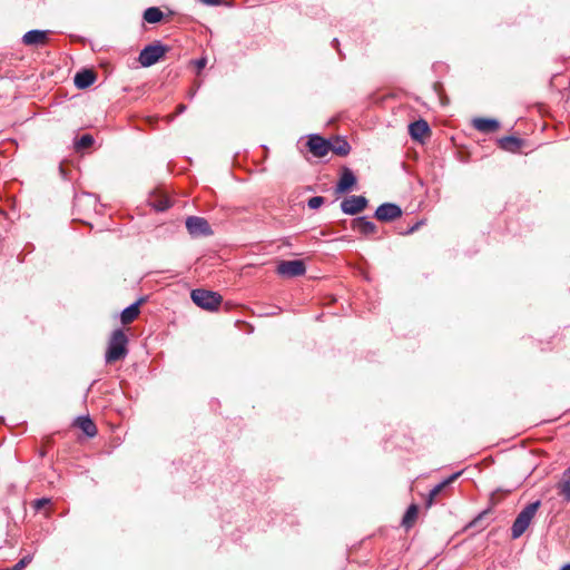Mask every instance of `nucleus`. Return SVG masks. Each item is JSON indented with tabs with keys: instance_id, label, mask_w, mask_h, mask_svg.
Instances as JSON below:
<instances>
[{
	"instance_id": "bb28decb",
	"label": "nucleus",
	"mask_w": 570,
	"mask_h": 570,
	"mask_svg": "<svg viewBox=\"0 0 570 570\" xmlns=\"http://www.w3.org/2000/svg\"><path fill=\"white\" fill-rule=\"evenodd\" d=\"M31 561L30 556L23 557L21 560H19L11 570H23V568Z\"/></svg>"
},
{
	"instance_id": "423d86ee",
	"label": "nucleus",
	"mask_w": 570,
	"mask_h": 570,
	"mask_svg": "<svg viewBox=\"0 0 570 570\" xmlns=\"http://www.w3.org/2000/svg\"><path fill=\"white\" fill-rule=\"evenodd\" d=\"M307 147L314 157L321 158L326 156L331 150V140L325 139L320 135H309L307 139Z\"/></svg>"
},
{
	"instance_id": "7c9ffc66",
	"label": "nucleus",
	"mask_w": 570,
	"mask_h": 570,
	"mask_svg": "<svg viewBox=\"0 0 570 570\" xmlns=\"http://www.w3.org/2000/svg\"><path fill=\"white\" fill-rule=\"evenodd\" d=\"M200 1L208 6H217L220 2V0H200Z\"/></svg>"
},
{
	"instance_id": "c756f323",
	"label": "nucleus",
	"mask_w": 570,
	"mask_h": 570,
	"mask_svg": "<svg viewBox=\"0 0 570 570\" xmlns=\"http://www.w3.org/2000/svg\"><path fill=\"white\" fill-rule=\"evenodd\" d=\"M205 66H206V59H205V58L198 59V60L196 61V67H197L199 70H200V69H203V68H205Z\"/></svg>"
},
{
	"instance_id": "0eeeda50",
	"label": "nucleus",
	"mask_w": 570,
	"mask_h": 570,
	"mask_svg": "<svg viewBox=\"0 0 570 570\" xmlns=\"http://www.w3.org/2000/svg\"><path fill=\"white\" fill-rule=\"evenodd\" d=\"M186 228L191 236H207L212 234L208 222L198 216H189L186 219Z\"/></svg>"
},
{
	"instance_id": "473e14b6",
	"label": "nucleus",
	"mask_w": 570,
	"mask_h": 570,
	"mask_svg": "<svg viewBox=\"0 0 570 570\" xmlns=\"http://www.w3.org/2000/svg\"><path fill=\"white\" fill-rule=\"evenodd\" d=\"M561 570H570V563L564 564V566L561 568Z\"/></svg>"
},
{
	"instance_id": "6ab92c4d",
	"label": "nucleus",
	"mask_w": 570,
	"mask_h": 570,
	"mask_svg": "<svg viewBox=\"0 0 570 570\" xmlns=\"http://www.w3.org/2000/svg\"><path fill=\"white\" fill-rule=\"evenodd\" d=\"M499 145L502 149L513 153L520 149L522 140L514 136H507L499 140Z\"/></svg>"
},
{
	"instance_id": "9b49d317",
	"label": "nucleus",
	"mask_w": 570,
	"mask_h": 570,
	"mask_svg": "<svg viewBox=\"0 0 570 570\" xmlns=\"http://www.w3.org/2000/svg\"><path fill=\"white\" fill-rule=\"evenodd\" d=\"M352 228L362 235H372L376 233V225L367 217L361 216L352 220Z\"/></svg>"
},
{
	"instance_id": "7ed1b4c3",
	"label": "nucleus",
	"mask_w": 570,
	"mask_h": 570,
	"mask_svg": "<svg viewBox=\"0 0 570 570\" xmlns=\"http://www.w3.org/2000/svg\"><path fill=\"white\" fill-rule=\"evenodd\" d=\"M190 297L197 306L206 311H216L223 301L222 295L217 292L203 288L193 289Z\"/></svg>"
},
{
	"instance_id": "aec40b11",
	"label": "nucleus",
	"mask_w": 570,
	"mask_h": 570,
	"mask_svg": "<svg viewBox=\"0 0 570 570\" xmlns=\"http://www.w3.org/2000/svg\"><path fill=\"white\" fill-rule=\"evenodd\" d=\"M351 146L347 140L337 137L334 141H331V150L337 156H346L350 154Z\"/></svg>"
},
{
	"instance_id": "f3484780",
	"label": "nucleus",
	"mask_w": 570,
	"mask_h": 570,
	"mask_svg": "<svg viewBox=\"0 0 570 570\" xmlns=\"http://www.w3.org/2000/svg\"><path fill=\"white\" fill-rule=\"evenodd\" d=\"M75 424L89 438H94L97 434V428L89 416H78Z\"/></svg>"
},
{
	"instance_id": "2eb2a0df",
	"label": "nucleus",
	"mask_w": 570,
	"mask_h": 570,
	"mask_svg": "<svg viewBox=\"0 0 570 570\" xmlns=\"http://www.w3.org/2000/svg\"><path fill=\"white\" fill-rule=\"evenodd\" d=\"M473 127L480 132L489 134L499 129L500 124L495 119L490 118H475L473 119Z\"/></svg>"
},
{
	"instance_id": "20e7f679",
	"label": "nucleus",
	"mask_w": 570,
	"mask_h": 570,
	"mask_svg": "<svg viewBox=\"0 0 570 570\" xmlns=\"http://www.w3.org/2000/svg\"><path fill=\"white\" fill-rule=\"evenodd\" d=\"M168 48L160 42L146 46L139 53L138 61L142 67H150L165 56Z\"/></svg>"
},
{
	"instance_id": "c85d7f7f",
	"label": "nucleus",
	"mask_w": 570,
	"mask_h": 570,
	"mask_svg": "<svg viewBox=\"0 0 570 570\" xmlns=\"http://www.w3.org/2000/svg\"><path fill=\"white\" fill-rule=\"evenodd\" d=\"M421 225H423V222H422V220H421V222L415 223V224H414L412 227H410V228H409L404 234H405V235L413 234L415 230H417V229H419V227H420Z\"/></svg>"
},
{
	"instance_id": "a878e982",
	"label": "nucleus",
	"mask_w": 570,
	"mask_h": 570,
	"mask_svg": "<svg viewBox=\"0 0 570 570\" xmlns=\"http://www.w3.org/2000/svg\"><path fill=\"white\" fill-rule=\"evenodd\" d=\"M153 206L158 212H164L170 207V203L167 198H163L157 200L156 203H153Z\"/></svg>"
},
{
	"instance_id": "5701e85b",
	"label": "nucleus",
	"mask_w": 570,
	"mask_h": 570,
	"mask_svg": "<svg viewBox=\"0 0 570 570\" xmlns=\"http://www.w3.org/2000/svg\"><path fill=\"white\" fill-rule=\"evenodd\" d=\"M92 144L94 137L91 135L86 134L75 141V149L79 151L90 147Z\"/></svg>"
},
{
	"instance_id": "4468645a",
	"label": "nucleus",
	"mask_w": 570,
	"mask_h": 570,
	"mask_svg": "<svg viewBox=\"0 0 570 570\" xmlns=\"http://www.w3.org/2000/svg\"><path fill=\"white\" fill-rule=\"evenodd\" d=\"M96 80V75L92 70H81L76 73L73 78L75 86L79 89H85L91 86Z\"/></svg>"
},
{
	"instance_id": "ddd939ff",
	"label": "nucleus",
	"mask_w": 570,
	"mask_h": 570,
	"mask_svg": "<svg viewBox=\"0 0 570 570\" xmlns=\"http://www.w3.org/2000/svg\"><path fill=\"white\" fill-rule=\"evenodd\" d=\"M409 132L412 139L422 141L424 136L430 132V127L425 120L420 119L410 124Z\"/></svg>"
},
{
	"instance_id": "f8f14e48",
	"label": "nucleus",
	"mask_w": 570,
	"mask_h": 570,
	"mask_svg": "<svg viewBox=\"0 0 570 570\" xmlns=\"http://www.w3.org/2000/svg\"><path fill=\"white\" fill-rule=\"evenodd\" d=\"M48 37V31L45 30H30L26 32L22 37V42L26 46H40L46 43Z\"/></svg>"
},
{
	"instance_id": "393cba45",
	"label": "nucleus",
	"mask_w": 570,
	"mask_h": 570,
	"mask_svg": "<svg viewBox=\"0 0 570 570\" xmlns=\"http://www.w3.org/2000/svg\"><path fill=\"white\" fill-rule=\"evenodd\" d=\"M324 204V197L322 196H314L311 197L307 202V205L311 209H317Z\"/></svg>"
},
{
	"instance_id": "4be33fe9",
	"label": "nucleus",
	"mask_w": 570,
	"mask_h": 570,
	"mask_svg": "<svg viewBox=\"0 0 570 570\" xmlns=\"http://www.w3.org/2000/svg\"><path fill=\"white\" fill-rule=\"evenodd\" d=\"M417 513H419V509H417V505L416 504H411L403 519H402V524L405 527V528H411L417 517Z\"/></svg>"
},
{
	"instance_id": "a211bd4d",
	"label": "nucleus",
	"mask_w": 570,
	"mask_h": 570,
	"mask_svg": "<svg viewBox=\"0 0 570 570\" xmlns=\"http://www.w3.org/2000/svg\"><path fill=\"white\" fill-rule=\"evenodd\" d=\"M141 302H142V299H139V301L130 304L128 307H126L121 312L120 321L122 324L131 323L139 315V306H140Z\"/></svg>"
},
{
	"instance_id": "f257e3e1",
	"label": "nucleus",
	"mask_w": 570,
	"mask_h": 570,
	"mask_svg": "<svg viewBox=\"0 0 570 570\" xmlns=\"http://www.w3.org/2000/svg\"><path fill=\"white\" fill-rule=\"evenodd\" d=\"M128 337L121 328L115 330L108 341L105 361L107 364L125 358L128 354Z\"/></svg>"
},
{
	"instance_id": "dca6fc26",
	"label": "nucleus",
	"mask_w": 570,
	"mask_h": 570,
	"mask_svg": "<svg viewBox=\"0 0 570 570\" xmlns=\"http://www.w3.org/2000/svg\"><path fill=\"white\" fill-rule=\"evenodd\" d=\"M461 472H455L451 474L448 479L443 480L439 484H436L429 493V498L426 500V505L431 507L433 504L434 499L441 493V491L452 482H454L459 476Z\"/></svg>"
},
{
	"instance_id": "cd10ccee",
	"label": "nucleus",
	"mask_w": 570,
	"mask_h": 570,
	"mask_svg": "<svg viewBox=\"0 0 570 570\" xmlns=\"http://www.w3.org/2000/svg\"><path fill=\"white\" fill-rule=\"evenodd\" d=\"M49 502H50V500H49V499H47V498L37 499V500L33 502V508H35L36 510H40V509H42L45 505H47Z\"/></svg>"
},
{
	"instance_id": "412c9836",
	"label": "nucleus",
	"mask_w": 570,
	"mask_h": 570,
	"mask_svg": "<svg viewBox=\"0 0 570 570\" xmlns=\"http://www.w3.org/2000/svg\"><path fill=\"white\" fill-rule=\"evenodd\" d=\"M164 18L163 11L157 7L147 8L144 11V20L148 23H158Z\"/></svg>"
},
{
	"instance_id": "2f4dec72",
	"label": "nucleus",
	"mask_w": 570,
	"mask_h": 570,
	"mask_svg": "<svg viewBox=\"0 0 570 570\" xmlns=\"http://www.w3.org/2000/svg\"><path fill=\"white\" fill-rule=\"evenodd\" d=\"M185 109H186L185 105H179L178 106V112H183V111H185Z\"/></svg>"
},
{
	"instance_id": "6e6552de",
	"label": "nucleus",
	"mask_w": 570,
	"mask_h": 570,
	"mask_svg": "<svg viewBox=\"0 0 570 570\" xmlns=\"http://www.w3.org/2000/svg\"><path fill=\"white\" fill-rule=\"evenodd\" d=\"M367 206V199L364 196H350L341 203V209L346 215H356Z\"/></svg>"
},
{
	"instance_id": "9d476101",
	"label": "nucleus",
	"mask_w": 570,
	"mask_h": 570,
	"mask_svg": "<svg viewBox=\"0 0 570 570\" xmlns=\"http://www.w3.org/2000/svg\"><path fill=\"white\" fill-rule=\"evenodd\" d=\"M356 177L354 173L348 167H343L341 171V177L335 186L336 194H344L352 189L356 184Z\"/></svg>"
},
{
	"instance_id": "f03ea898",
	"label": "nucleus",
	"mask_w": 570,
	"mask_h": 570,
	"mask_svg": "<svg viewBox=\"0 0 570 570\" xmlns=\"http://www.w3.org/2000/svg\"><path fill=\"white\" fill-rule=\"evenodd\" d=\"M541 505V501L537 500L527 504L517 515L513 524L511 527V538L518 539L520 538L529 528L531 521L533 520L538 509Z\"/></svg>"
},
{
	"instance_id": "1a4fd4ad",
	"label": "nucleus",
	"mask_w": 570,
	"mask_h": 570,
	"mask_svg": "<svg viewBox=\"0 0 570 570\" xmlns=\"http://www.w3.org/2000/svg\"><path fill=\"white\" fill-rule=\"evenodd\" d=\"M375 217L381 222H392L402 216V209L393 203H384L375 210Z\"/></svg>"
},
{
	"instance_id": "b1692460",
	"label": "nucleus",
	"mask_w": 570,
	"mask_h": 570,
	"mask_svg": "<svg viewBox=\"0 0 570 570\" xmlns=\"http://www.w3.org/2000/svg\"><path fill=\"white\" fill-rule=\"evenodd\" d=\"M558 492L560 495L563 497V499L566 501H570V479H563L559 484H558Z\"/></svg>"
},
{
	"instance_id": "39448f33",
	"label": "nucleus",
	"mask_w": 570,
	"mask_h": 570,
	"mask_svg": "<svg viewBox=\"0 0 570 570\" xmlns=\"http://www.w3.org/2000/svg\"><path fill=\"white\" fill-rule=\"evenodd\" d=\"M276 272L283 277H297L305 274L306 266L302 259L282 261L278 263Z\"/></svg>"
}]
</instances>
